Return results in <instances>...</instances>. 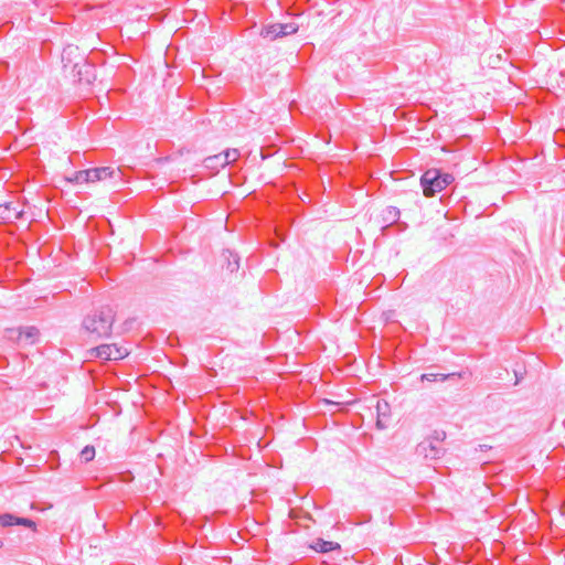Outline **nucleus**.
Listing matches in <instances>:
<instances>
[{"instance_id": "nucleus-6", "label": "nucleus", "mask_w": 565, "mask_h": 565, "mask_svg": "<svg viewBox=\"0 0 565 565\" xmlns=\"http://www.w3.org/2000/svg\"><path fill=\"white\" fill-rule=\"evenodd\" d=\"M10 338H13V334H17V340L19 342H23L24 344H33L38 340L40 334L39 329L35 327H25L19 329L10 330Z\"/></svg>"}, {"instance_id": "nucleus-18", "label": "nucleus", "mask_w": 565, "mask_h": 565, "mask_svg": "<svg viewBox=\"0 0 565 565\" xmlns=\"http://www.w3.org/2000/svg\"><path fill=\"white\" fill-rule=\"evenodd\" d=\"M221 154L223 157V162H225L226 166L235 162L239 157V152L237 149H227L221 152Z\"/></svg>"}, {"instance_id": "nucleus-15", "label": "nucleus", "mask_w": 565, "mask_h": 565, "mask_svg": "<svg viewBox=\"0 0 565 565\" xmlns=\"http://www.w3.org/2000/svg\"><path fill=\"white\" fill-rule=\"evenodd\" d=\"M456 374L455 373H450V374H441V373H424L422 374L420 376V380L424 382V381H428V382H444L452 376H455Z\"/></svg>"}, {"instance_id": "nucleus-1", "label": "nucleus", "mask_w": 565, "mask_h": 565, "mask_svg": "<svg viewBox=\"0 0 565 565\" xmlns=\"http://www.w3.org/2000/svg\"><path fill=\"white\" fill-rule=\"evenodd\" d=\"M115 322V311L109 306H103L87 313L83 321V329L93 340L108 338Z\"/></svg>"}, {"instance_id": "nucleus-13", "label": "nucleus", "mask_w": 565, "mask_h": 565, "mask_svg": "<svg viewBox=\"0 0 565 565\" xmlns=\"http://www.w3.org/2000/svg\"><path fill=\"white\" fill-rule=\"evenodd\" d=\"M204 166L207 169L218 171V169L226 167L225 162H223V157L220 153L210 156L204 159Z\"/></svg>"}, {"instance_id": "nucleus-8", "label": "nucleus", "mask_w": 565, "mask_h": 565, "mask_svg": "<svg viewBox=\"0 0 565 565\" xmlns=\"http://www.w3.org/2000/svg\"><path fill=\"white\" fill-rule=\"evenodd\" d=\"M222 258L225 262V268L231 274L236 273L239 268V257L237 254L233 253L232 250H224L222 253Z\"/></svg>"}, {"instance_id": "nucleus-7", "label": "nucleus", "mask_w": 565, "mask_h": 565, "mask_svg": "<svg viewBox=\"0 0 565 565\" xmlns=\"http://www.w3.org/2000/svg\"><path fill=\"white\" fill-rule=\"evenodd\" d=\"M23 216V211L18 209V204L8 202L0 204V220L12 223Z\"/></svg>"}, {"instance_id": "nucleus-2", "label": "nucleus", "mask_w": 565, "mask_h": 565, "mask_svg": "<svg viewBox=\"0 0 565 565\" xmlns=\"http://www.w3.org/2000/svg\"><path fill=\"white\" fill-rule=\"evenodd\" d=\"M129 354L127 348L116 343L100 344L89 351L92 358H97L103 361H119Z\"/></svg>"}, {"instance_id": "nucleus-16", "label": "nucleus", "mask_w": 565, "mask_h": 565, "mask_svg": "<svg viewBox=\"0 0 565 565\" xmlns=\"http://www.w3.org/2000/svg\"><path fill=\"white\" fill-rule=\"evenodd\" d=\"M21 520L20 516H15L10 513H4L0 515V524L4 527L12 526V525H19V521Z\"/></svg>"}, {"instance_id": "nucleus-24", "label": "nucleus", "mask_w": 565, "mask_h": 565, "mask_svg": "<svg viewBox=\"0 0 565 565\" xmlns=\"http://www.w3.org/2000/svg\"><path fill=\"white\" fill-rule=\"evenodd\" d=\"M19 525H23V526L30 527L32 530L36 529L35 522L28 518H21V520L19 521Z\"/></svg>"}, {"instance_id": "nucleus-23", "label": "nucleus", "mask_w": 565, "mask_h": 565, "mask_svg": "<svg viewBox=\"0 0 565 565\" xmlns=\"http://www.w3.org/2000/svg\"><path fill=\"white\" fill-rule=\"evenodd\" d=\"M440 180H441V182H443V186H444V189H446L450 183H452V182H454L455 178H454V175H452V174H450V173H443V172L440 171Z\"/></svg>"}, {"instance_id": "nucleus-21", "label": "nucleus", "mask_w": 565, "mask_h": 565, "mask_svg": "<svg viewBox=\"0 0 565 565\" xmlns=\"http://www.w3.org/2000/svg\"><path fill=\"white\" fill-rule=\"evenodd\" d=\"M71 181H74L76 183H87V179H86V175H85V170H81V171H77L74 173V177L72 179H70Z\"/></svg>"}, {"instance_id": "nucleus-14", "label": "nucleus", "mask_w": 565, "mask_h": 565, "mask_svg": "<svg viewBox=\"0 0 565 565\" xmlns=\"http://www.w3.org/2000/svg\"><path fill=\"white\" fill-rule=\"evenodd\" d=\"M78 51V47L75 46V45H67L66 47L63 49V52H62V63H63V67L64 68H67L68 65L72 64V56L75 55Z\"/></svg>"}, {"instance_id": "nucleus-9", "label": "nucleus", "mask_w": 565, "mask_h": 565, "mask_svg": "<svg viewBox=\"0 0 565 565\" xmlns=\"http://www.w3.org/2000/svg\"><path fill=\"white\" fill-rule=\"evenodd\" d=\"M312 550L319 553H327L334 550H340V544L331 541H326L323 539H317L310 545Z\"/></svg>"}, {"instance_id": "nucleus-22", "label": "nucleus", "mask_w": 565, "mask_h": 565, "mask_svg": "<svg viewBox=\"0 0 565 565\" xmlns=\"http://www.w3.org/2000/svg\"><path fill=\"white\" fill-rule=\"evenodd\" d=\"M85 175L87 179V183L99 181L98 174L96 173V168L85 170Z\"/></svg>"}, {"instance_id": "nucleus-17", "label": "nucleus", "mask_w": 565, "mask_h": 565, "mask_svg": "<svg viewBox=\"0 0 565 565\" xmlns=\"http://www.w3.org/2000/svg\"><path fill=\"white\" fill-rule=\"evenodd\" d=\"M278 29H280L279 32L281 33V38H284V36L297 33L299 26L295 22H289V23H280V26Z\"/></svg>"}, {"instance_id": "nucleus-3", "label": "nucleus", "mask_w": 565, "mask_h": 565, "mask_svg": "<svg viewBox=\"0 0 565 565\" xmlns=\"http://www.w3.org/2000/svg\"><path fill=\"white\" fill-rule=\"evenodd\" d=\"M420 185L423 188L424 195L427 198L434 196L444 190L443 182L440 180V171L437 169L427 170L420 178Z\"/></svg>"}, {"instance_id": "nucleus-25", "label": "nucleus", "mask_w": 565, "mask_h": 565, "mask_svg": "<svg viewBox=\"0 0 565 565\" xmlns=\"http://www.w3.org/2000/svg\"><path fill=\"white\" fill-rule=\"evenodd\" d=\"M376 425H377L380 428H385V424H383V419L381 418V415H380V414H379V417H377Z\"/></svg>"}, {"instance_id": "nucleus-19", "label": "nucleus", "mask_w": 565, "mask_h": 565, "mask_svg": "<svg viewBox=\"0 0 565 565\" xmlns=\"http://www.w3.org/2000/svg\"><path fill=\"white\" fill-rule=\"evenodd\" d=\"M94 457H95V448L93 446H85L83 448V450L81 451V458L85 462L93 460Z\"/></svg>"}, {"instance_id": "nucleus-4", "label": "nucleus", "mask_w": 565, "mask_h": 565, "mask_svg": "<svg viewBox=\"0 0 565 565\" xmlns=\"http://www.w3.org/2000/svg\"><path fill=\"white\" fill-rule=\"evenodd\" d=\"M71 73L78 83L90 84L96 78L94 65L88 63L84 57H81L78 62L72 64Z\"/></svg>"}, {"instance_id": "nucleus-11", "label": "nucleus", "mask_w": 565, "mask_h": 565, "mask_svg": "<svg viewBox=\"0 0 565 565\" xmlns=\"http://www.w3.org/2000/svg\"><path fill=\"white\" fill-rule=\"evenodd\" d=\"M96 173L98 174L99 181L107 179H119L121 174L119 169H114L111 167L96 168Z\"/></svg>"}, {"instance_id": "nucleus-10", "label": "nucleus", "mask_w": 565, "mask_h": 565, "mask_svg": "<svg viewBox=\"0 0 565 565\" xmlns=\"http://www.w3.org/2000/svg\"><path fill=\"white\" fill-rule=\"evenodd\" d=\"M401 212L395 206H387L385 210H383L382 218L383 222L386 224V226L393 225L399 220Z\"/></svg>"}, {"instance_id": "nucleus-20", "label": "nucleus", "mask_w": 565, "mask_h": 565, "mask_svg": "<svg viewBox=\"0 0 565 565\" xmlns=\"http://www.w3.org/2000/svg\"><path fill=\"white\" fill-rule=\"evenodd\" d=\"M428 438H431L436 445H439L445 440L446 433L444 430H435Z\"/></svg>"}, {"instance_id": "nucleus-12", "label": "nucleus", "mask_w": 565, "mask_h": 565, "mask_svg": "<svg viewBox=\"0 0 565 565\" xmlns=\"http://www.w3.org/2000/svg\"><path fill=\"white\" fill-rule=\"evenodd\" d=\"M279 26H280V23H273V24L265 25L260 31V35L264 39H268L271 41L276 40L278 38H281V33L279 32L280 29H278Z\"/></svg>"}, {"instance_id": "nucleus-5", "label": "nucleus", "mask_w": 565, "mask_h": 565, "mask_svg": "<svg viewBox=\"0 0 565 565\" xmlns=\"http://www.w3.org/2000/svg\"><path fill=\"white\" fill-rule=\"evenodd\" d=\"M416 452L426 460H436L445 454V449L440 445H436L431 438H426L417 445Z\"/></svg>"}, {"instance_id": "nucleus-27", "label": "nucleus", "mask_w": 565, "mask_h": 565, "mask_svg": "<svg viewBox=\"0 0 565 565\" xmlns=\"http://www.w3.org/2000/svg\"><path fill=\"white\" fill-rule=\"evenodd\" d=\"M376 408L380 415L385 416L384 409H382V405L380 403H377Z\"/></svg>"}, {"instance_id": "nucleus-26", "label": "nucleus", "mask_w": 565, "mask_h": 565, "mask_svg": "<svg viewBox=\"0 0 565 565\" xmlns=\"http://www.w3.org/2000/svg\"><path fill=\"white\" fill-rule=\"evenodd\" d=\"M376 408L380 415L385 416L384 409H382V405L380 403H377Z\"/></svg>"}]
</instances>
